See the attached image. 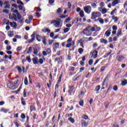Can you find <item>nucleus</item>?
Listing matches in <instances>:
<instances>
[{
  "label": "nucleus",
  "mask_w": 127,
  "mask_h": 127,
  "mask_svg": "<svg viewBox=\"0 0 127 127\" xmlns=\"http://www.w3.org/2000/svg\"><path fill=\"white\" fill-rule=\"evenodd\" d=\"M92 57H93L94 59H96L98 57V51L95 50L92 52Z\"/></svg>",
  "instance_id": "nucleus-6"
},
{
  "label": "nucleus",
  "mask_w": 127,
  "mask_h": 127,
  "mask_svg": "<svg viewBox=\"0 0 127 127\" xmlns=\"http://www.w3.org/2000/svg\"><path fill=\"white\" fill-rule=\"evenodd\" d=\"M49 23H50L51 24H55L56 22V20H50L49 21Z\"/></svg>",
  "instance_id": "nucleus-25"
},
{
  "label": "nucleus",
  "mask_w": 127,
  "mask_h": 127,
  "mask_svg": "<svg viewBox=\"0 0 127 127\" xmlns=\"http://www.w3.org/2000/svg\"><path fill=\"white\" fill-rule=\"evenodd\" d=\"M99 16H101V13L100 12H92L91 14V19H96Z\"/></svg>",
  "instance_id": "nucleus-2"
},
{
  "label": "nucleus",
  "mask_w": 127,
  "mask_h": 127,
  "mask_svg": "<svg viewBox=\"0 0 127 127\" xmlns=\"http://www.w3.org/2000/svg\"><path fill=\"white\" fill-rule=\"evenodd\" d=\"M17 17L18 20L21 19V18H22V16L19 13L17 15Z\"/></svg>",
  "instance_id": "nucleus-41"
},
{
  "label": "nucleus",
  "mask_w": 127,
  "mask_h": 127,
  "mask_svg": "<svg viewBox=\"0 0 127 127\" xmlns=\"http://www.w3.org/2000/svg\"><path fill=\"white\" fill-rule=\"evenodd\" d=\"M61 22V19H57L56 20V23L55 24V26H56L58 28L59 27H61L60 26V23Z\"/></svg>",
  "instance_id": "nucleus-4"
},
{
  "label": "nucleus",
  "mask_w": 127,
  "mask_h": 127,
  "mask_svg": "<svg viewBox=\"0 0 127 127\" xmlns=\"http://www.w3.org/2000/svg\"><path fill=\"white\" fill-rule=\"evenodd\" d=\"M79 15H80L81 17H84V16H85V15L84 14V11H80L79 12Z\"/></svg>",
  "instance_id": "nucleus-23"
},
{
  "label": "nucleus",
  "mask_w": 127,
  "mask_h": 127,
  "mask_svg": "<svg viewBox=\"0 0 127 127\" xmlns=\"http://www.w3.org/2000/svg\"><path fill=\"white\" fill-rule=\"evenodd\" d=\"M81 125L83 127H87V126H88V123H86L85 120H82L81 121Z\"/></svg>",
  "instance_id": "nucleus-9"
},
{
  "label": "nucleus",
  "mask_w": 127,
  "mask_h": 127,
  "mask_svg": "<svg viewBox=\"0 0 127 127\" xmlns=\"http://www.w3.org/2000/svg\"><path fill=\"white\" fill-rule=\"evenodd\" d=\"M1 112H3V113H7V112H9V110L8 109H6L4 108H2L1 109Z\"/></svg>",
  "instance_id": "nucleus-20"
},
{
  "label": "nucleus",
  "mask_w": 127,
  "mask_h": 127,
  "mask_svg": "<svg viewBox=\"0 0 127 127\" xmlns=\"http://www.w3.org/2000/svg\"><path fill=\"white\" fill-rule=\"evenodd\" d=\"M69 29L68 28H65L64 29V33H66V32H68V31H69Z\"/></svg>",
  "instance_id": "nucleus-44"
},
{
  "label": "nucleus",
  "mask_w": 127,
  "mask_h": 127,
  "mask_svg": "<svg viewBox=\"0 0 127 127\" xmlns=\"http://www.w3.org/2000/svg\"><path fill=\"white\" fill-rule=\"evenodd\" d=\"M26 50H28L27 53H28V54H30V53L32 52V47H30L28 50L27 49Z\"/></svg>",
  "instance_id": "nucleus-16"
},
{
  "label": "nucleus",
  "mask_w": 127,
  "mask_h": 127,
  "mask_svg": "<svg viewBox=\"0 0 127 127\" xmlns=\"http://www.w3.org/2000/svg\"><path fill=\"white\" fill-rule=\"evenodd\" d=\"M68 121L69 122H70L71 123H72V124H74V123H75V120H74V119L72 118H69L68 119Z\"/></svg>",
  "instance_id": "nucleus-21"
},
{
  "label": "nucleus",
  "mask_w": 127,
  "mask_h": 127,
  "mask_svg": "<svg viewBox=\"0 0 127 127\" xmlns=\"http://www.w3.org/2000/svg\"><path fill=\"white\" fill-rule=\"evenodd\" d=\"M122 29H119L118 31V33L117 34V36H120L122 34Z\"/></svg>",
  "instance_id": "nucleus-22"
},
{
  "label": "nucleus",
  "mask_w": 127,
  "mask_h": 127,
  "mask_svg": "<svg viewBox=\"0 0 127 127\" xmlns=\"http://www.w3.org/2000/svg\"><path fill=\"white\" fill-rule=\"evenodd\" d=\"M25 22L26 23H27L28 24H29V23H30V22H31L30 20L28 19H26L25 20Z\"/></svg>",
  "instance_id": "nucleus-62"
},
{
  "label": "nucleus",
  "mask_w": 127,
  "mask_h": 127,
  "mask_svg": "<svg viewBox=\"0 0 127 127\" xmlns=\"http://www.w3.org/2000/svg\"><path fill=\"white\" fill-rule=\"evenodd\" d=\"M105 85H108V83L106 82V80H104L102 83V86H105Z\"/></svg>",
  "instance_id": "nucleus-57"
},
{
  "label": "nucleus",
  "mask_w": 127,
  "mask_h": 127,
  "mask_svg": "<svg viewBox=\"0 0 127 127\" xmlns=\"http://www.w3.org/2000/svg\"><path fill=\"white\" fill-rule=\"evenodd\" d=\"M102 14H105V13H106L107 12V9H106L105 8H103L102 9V11H101Z\"/></svg>",
  "instance_id": "nucleus-30"
},
{
  "label": "nucleus",
  "mask_w": 127,
  "mask_h": 127,
  "mask_svg": "<svg viewBox=\"0 0 127 127\" xmlns=\"http://www.w3.org/2000/svg\"><path fill=\"white\" fill-rule=\"evenodd\" d=\"M6 49L7 50H10V49H11V47H10V46H7L6 48Z\"/></svg>",
  "instance_id": "nucleus-63"
},
{
  "label": "nucleus",
  "mask_w": 127,
  "mask_h": 127,
  "mask_svg": "<svg viewBox=\"0 0 127 127\" xmlns=\"http://www.w3.org/2000/svg\"><path fill=\"white\" fill-rule=\"evenodd\" d=\"M62 56H61L60 58H56L55 59V61L56 62L57 61L59 63V64H61V63H62Z\"/></svg>",
  "instance_id": "nucleus-7"
},
{
  "label": "nucleus",
  "mask_w": 127,
  "mask_h": 127,
  "mask_svg": "<svg viewBox=\"0 0 127 127\" xmlns=\"http://www.w3.org/2000/svg\"><path fill=\"white\" fill-rule=\"evenodd\" d=\"M118 3H119V0H114L112 3V5L113 6H116V5Z\"/></svg>",
  "instance_id": "nucleus-12"
},
{
  "label": "nucleus",
  "mask_w": 127,
  "mask_h": 127,
  "mask_svg": "<svg viewBox=\"0 0 127 127\" xmlns=\"http://www.w3.org/2000/svg\"><path fill=\"white\" fill-rule=\"evenodd\" d=\"M36 34V33H33L31 37H32V39L30 40H29L28 43H31V42H33V41H34V40H35V34Z\"/></svg>",
  "instance_id": "nucleus-5"
},
{
  "label": "nucleus",
  "mask_w": 127,
  "mask_h": 127,
  "mask_svg": "<svg viewBox=\"0 0 127 127\" xmlns=\"http://www.w3.org/2000/svg\"><path fill=\"white\" fill-rule=\"evenodd\" d=\"M83 10H84L85 12L88 14H90V13H91V11H92V7L90 5L85 6L83 8Z\"/></svg>",
  "instance_id": "nucleus-3"
},
{
  "label": "nucleus",
  "mask_w": 127,
  "mask_h": 127,
  "mask_svg": "<svg viewBox=\"0 0 127 127\" xmlns=\"http://www.w3.org/2000/svg\"><path fill=\"white\" fill-rule=\"evenodd\" d=\"M30 112H32L33 110H35V109L34 108V107H33V106H30Z\"/></svg>",
  "instance_id": "nucleus-50"
},
{
  "label": "nucleus",
  "mask_w": 127,
  "mask_h": 127,
  "mask_svg": "<svg viewBox=\"0 0 127 127\" xmlns=\"http://www.w3.org/2000/svg\"><path fill=\"white\" fill-rule=\"evenodd\" d=\"M14 16L13 17V19L15 20V21H17V18H16V15L15 14H13Z\"/></svg>",
  "instance_id": "nucleus-42"
},
{
  "label": "nucleus",
  "mask_w": 127,
  "mask_h": 127,
  "mask_svg": "<svg viewBox=\"0 0 127 127\" xmlns=\"http://www.w3.org/2000/svg\"><path fill=\"white\" fill-rule=\"evenodd\" d=\"M93 60L92 59L89 60V61H88L89 65H92V64H93Z\"/></svg>",
  "instance_id": "nucleus-43"
},
{
  "label": "nucleus",
  "mask_w": 127,
  "mask_h": 127,
  "mask_svg": "<svg viewBox=\"0 0 127 127\" xmlns=\"http://www.w3.org/2000/svg\"><path fill=\"white\" fill-rule=\"evenodd\" d=\"M117 60L119 62H121V61H123V59H125V57L123 56H117Z\"/></svg>",
  "instance_id": "nucleus-8"
},
{
  "label": "nucleus",
  "mask_w": 127,
  "mask_h": 127,
  "mask_svg": "<svg viewBox=\"0 0 127 127\" xmlns=\"http://www.w3.org/2000/svg\"><path fill=\"white\" fill-rule=\"evenodd\" d=\"M8 35L9 37H12L13 36V32H8Z\"/></svg>",
  "instance_id": "nucleus-26"
},
{
  "label": "nucleus",
  "mask_w": 127,
  "mask_h": 127,
  "mask_svg": "<svg viewBox=\"0 0 127 127\" xmlns=\"http://www.w3.org/2000/svg\"><path fill=\"white\" fill-rule=\"evenodd\" d=\"M91 5L93 8H96V7H97V4L95 3H92Z\"/></svg>",
  "instance_id": "nucleus-36"
},
{
  "label": "nucleus",
  "mask_w": 127,
  "mask_h": 127,
  "mask_svg": "<svg viewBox=\"0 0 127 127\" xmlns=\"http://www.w3.org/2000/svg\"><path fill=\"white\" fill-rule=\"evenodd\" d=\"M50 37H52V38H53L54 37V33L51 32L50 34Z\"/></svg>",
  "instance_id": "nucleus-58"
},
{
  "label": "nucleus",
  "mask_w": 127,
  "mask_h": 127,
  "mask_svg": "<svg viewBox=\"0 0 127 127\" xmlns=\"http://www.w3.org/2000/svg\"><path fill=\"white\" fill-rule=\"evenodd\" d=\"M33 64H34L35 65H36V64H37L38 63V58L35 57L33 59Z\"/></svg>",
  "instance_id": "nucleus-10"
},
{
  "label": "nucleus",
  "mask_w": 127,
  "mask_h": 127,
  "mask_svg": "<svg viewBox=\"0 0 127 127\" xmlns=\"http://www.w3.org/2000/svg\"><path fill=\"white\" fill-rule=\"evenodd\" d=\"M127 84V79H124L121 85H122V86H126V85Z\"/></svg>",
  "instance_id": "nucleus-19"
},
{
  "label": "nucleus",
  "mask_w": 127,
  "mask_h": 127,
  "mask_svg": "<svg viewBox=\"0 0 127 127\" xmlns=\"http://www.w3.org/2000/svg\"><path fill=\"white\" fill-rule=\"evenodd\" d=\"M21 101H22V104L23 106H25L26 105V103H25V102L23 101V98H21Z\"/></svg>",
  "instance_id": "nucleus-51"
},
{
  "label": "nucleus",
  "mask_w": 127,
  "mask_h": 127,
  "mask_svg": "<svg viewBox=\"0 0 127 127\" xmlns=\"http://www.w3.org/2000/svg\"><path fill=\"white\" fill-rule=\"evenodd\" d=\"M42 41L43 43H44L45 45H46V44H47V43H46V38H45V37H43L42 38Z\"/></svg>",
  "instance_id": "nucleus-24"
},
{
  "label": "nucleus",
  "mask_w": 127,
  "mask_h": 127,
  "mask_svg": "<svg viewBox=\"0 0 127 127\" xmlns=\"http://www.w3.org/2000/svg\"><path fill=\"white\" fill-rule=\"evenodd\" d=\"M13 27H14V28H16V27L17 26V25H16V23H15V22H13Z\"/></svg>",
  "instance_id": "nucleus-55"
},
{
  "label": "nucleus",
  "mask_w": 127,
  "mask_h": 127,
  "mask_svg": "<svg viewBox=\"0 0 127 127\" xmlns=\"http://www.w3.org/2000/svg\"><path fill=\"white\" fill-rule=\"evenodd\" d=\"M33 53H34V54L36 55V54H37V53H38V51L37 50V49H34Z\"/></svg>",
  "instance_id": "nucleus-48"
},
{
  "label": "nucleus",
  "mask_w": 127,
  "mask_h": 127,
  "mask_svg": "<svg viewBox=\"0 0 127 127\" xmlns=\"http://www.w3.org/2000/svg\"><path fill=\"white\" fill-rule=\"evenodd\" d=\"M116 10H117V8H116L114 10H113L110 13L111 15H114Z\"/></svg>",
  "instance_id": "nucleus-37"
},
{
  "label": "nucleus",
  "mask_w": 127,
  "mask_h": 127,
  "mask_svg": "<svg viewBox=\"0 0 127 127\" xmlns=\"http://www.w3.org/2000/svg\"><path fill=\"white\" fill-rule=\"evenodd\" d=\"M49 2L51 4L52 3H54V0H49Z\"/></svg>",
  "instance_id": "nucleus-64"
},
{
  "label": "nucleus",
  "mask_w": 127,
  "mask_h": 127,
  "mask_svg": "<svg viewBox=\"0 0 127 127\" xmlns=\"http://www.w3.org/2000/svg\"><path fill=\"white\" fill-rule=\"evenodd\" d=\"M12 85V82H8L7 84V87L9 88V89L11 87Z\"/></svg>",
  "instance_id": "nucleus-39"
},
{
  "label": "nucleus",
  "mask_w": 127,
  "mask_h": 127,
  "mask_svg": "<svg viewBox=\"0 0 127 127\" xmlns=\"http://www.w3.org/2000/svg\"><path fill=\"white\" fill-rule=\"evenodd\" d=\"M21 119L24 120V119H25V115H24V114H22L21 115Z\"/></svg>",
  "instance_id": "nucleus-59"
},
{
  "label": "nucleus",
  "mask_w": 127,
  "mask_h": 127,
  "mask_svg": "<svg viewBox=\"0 0 127 127\" xmlns=\"http://www.w3.org/2000/svg\"><path fill=\"white\" fill-rule=\"evenodd\" d=\"M53 40H49L48 43L49 45H52V43H53Z\"/></svg>",
  "instance_id": "nucleus-60"
},
{
  "label": "nucleus",
  "mask_w": 127,
  "mask_h": 127,
  "mask_svg": "<svg viewBox=\"0 0 127 127\" xmlns=\"http://www.w3.org/2000/svg\"><path fill=\"white\" fill-rule=\"evenodd\" d=\"M28 19L29 20V21H30V20H32L33 19V16H32V15H30L28 17Z\"/></svg>",
  "instance_id": "nucleus-47"
},
{
  "label": "nucleus",
  "mask_w": 127,
  "mask_h": 127,
  "mask_svg": "<svg viewBox=\"0 0 127 127\" xmlns=\"http://www.w3.org/2000/svg\"><path fill=\"white\" fill-rule=\"evenodd\" d=\"M72 46V44L71 43H68L66 45V47L67 48H69V47H71Z\"/></svg>",
  "instance_id": "nucleus-52"
},
{
  "label": "nucleus",
  "mask_w": 127,
  "mask_h": 127,
  "mask_svg": "<svg viewBox=\"0 0 127 127\" xmlns=\"http://www.w3.org/2000/svg\"><path fill=\"white\" fill-rule=\"evenodd\" d=\"M84 51V50L82 48L78 49V52L79 54H82V53Z\"/></svg>",
  "instance_id": "nucleus-38"
},
{
  "label": "nucleus",
  "mask_w": 127,
  "mask_h": 127,
  "mask_svg": "<svg viewBox=\"0 0 127 127\" xmlns=\"http://www.w3.org/2000/svg\"><path fill=\"white\" fill-rule=\"evenodd\" d=\"M83 34H85L86 36H91L92 32H91V26L86 27L83 31Z\"/></svg>",
  "instance_id": "nucleus-1"
},
{
  "label": "nucleus",
  "mask_w": 127,
  "mask_h": 127,
  "mask_svg": "<svg viewBox=\"0 0 127 127\" xmlns=\"http://www.w3.org/2000/svg\"><path fill=\"white\" fill-rule=\"evenodd\" d=\"M100 89H101V86L98 85L95 87V91H96V94H99Z\"/></svg>",
  "instance_id": "nucleus-13"
},
{
  "label": "nucleus",
  "mask_w": 127,
  "mask_h": 127,
  "mask_svg": "<svg viewBox=\"0 0 127 127\" xmlns=\"http://www.w3.org/2000/svg\"><path fill=\"white\" fill-rule=\"evenodd\" d=\"M26 60L27 61H28L29 62V63H30V62H31V59H30V56H27L26 57Z\"/></svg>",
  "instance_id": "nucleus-40"
},
{
  "label": "nucleus",
  "mask_w": 127,
  "mask_h": 127,
  "mask_svg": "<svg viewBox=\"0 0 127 127\" xmlns=\"http://www.w3.org/2000/svg\"><path fill=\"white\" fill-rule=\"evenodd\" d=\"M86 39H88V38H84L81 39L80 40H79V41L82 43L87 42V41H89V40H87Z\"/></svg>",
  "instance_id": "nucleus-17"
},
{
  "label": "nucleus",
  "mask_w": 127,
  "mask_h": 127,
  "mask_svg": "<svg viewBox=\"0 0 127 127\" xmlns=\"http://www.w3.org/2000/svg\"><path fill=\"white\" fill-rule=\"evenodd\" d=\"M24 84L25 85H28V80H27V77H25Z\"/></svg>",
  "instance_id": "nucleus-33"
},
{
  "label": "nucleus",
  "mask_w": 127,
  "mask_h": 127,
  "mask_svg": "<svg viewBox=\"0 0 127 127\" xmlns=\"http://www.w3.org/2000/svg\"><path fill=\"white\" fill-rule=\"evenodd\" d=\"M16 87L13 84L12 85V86L9 88L11 90H14Z\"/></svg>",
  "instance_id": "nucleus-46"
},
{
  "label": "nucleus",
  "mask_w": 127,
  "mask_h": 127,
  "mask_svg": "<svg viewBox=\"0 0 127 127\" xmlns=\"http://www.w3.org/2000/svg\"><path fill=\"white\" fill-rule=\"evenodd\" d=\"M16 68L18 69L19 73H21L22 72V69H21V67L17 66H16Z\"/></svg>",
  "instance_id": "nucleus-34"
},
{
  "label": "nucleus",
  "mask_w": 127,
  "mask_h": 127,
  "mask_svg": "<svg viewBox=\"0 0 127 127\" xmlns=\"http://www.w3.org/2000/svg\"><path fill=\"white\" fill-rule=\"evenodd\" d=\"M13 12H14V13H16V14L17 15L18 14H19V12H18V11L17 10H15L14 11H13Z\"/></svg>",
  "instance_id": "nucleus-56"
},
{
  "label": "nucleus",
  "mask_w": 127,
  "mask_h": 127,
  "mask_svg": "<svg viewBox=\"0 0 127 127\" xmlns=\"http://www.w3.org/2000/svg\"><path fill=\"white\" fill-rule=\"evenodd\" d=\"M23 97H24L25 98H26L27 97V96H26V89H24V91L23 93Z\"/></svg>",
  "instance_id": "nucleus-32"
},
{
  "label": "nucleus",
  "mask_w": 127,
  "mask_h": 127,
  "mask_svg": "<svg viewBox=\"0 0 127 127\" xmlns=\"http://www.w3.org/2000/svg\"><path fill=\"white\" fill-rule=\"evenodd\" d=\"M79 105L83 107L84 106V100H80L79 101Z\"/></svg>",
  "instance_id": "nucleus-31"
},
{
  "label": "nucleus",
  "mask_w": 127,
  "mask_h": 127,
  "mask_svg": "<svg viewBox=\"0 0 127 127\" xmlns=\"http://www.w3.org/2000/svg\"><path fill=\"white\" fill-rule=\"evenodd\" d=\"M90 31L91 32L96 31V29H95V25H94V27H90Z\"/></svg>",
  "instance_id": "nucleus-27"
},
{
  "label": "nucleus",
  "mask_w": 127,
  "mask_h": 127,
  "mask_svg": "<svg viewBox=\"0 0 127 127\" xmlns=\"http://www.w3.org/2000/svg\"><path fill=\"white\" fill-rule=\"evenodd\" d=\"M100 42L101 43H104V44H107V43H108V41L104 39H101L100 40Z\"/></svg>",
  "instance_id": "nucleus-18"
},
{
  "label": "nucleus",
  "mask_w": 127,
  "mask_h": 127,
  "mask_svg": "<svg viewBox=\"0 0 127 127\" xmlns=\"http://www.w3.org/2000/svg\"><path fill=\"white\" fill-rule=\"evenodd\" d=\"M36 38L39 42H40V41H41V39H42L43 37L39 35H37Z\"/></svg>",
  "instance_id": "nucleus-11"
},
{
  "label": "nucleus",
  "mask_w": 127,
  "mask_h": 127,
  "mask_svg": "<svg viewBox=\"0 0 127 127\" xmlns=\"http://www.w3.org/2000/svg\"><path fill=\"white\" fill-rule=\"evenodd\" d=\"M97 21H99L101 24H104V19L103 18L99 17L97 19Z\"/></svg>",
  "instance_id": "nucleus-14"
},
{
  "label": "nucleus",
  "mask_w": 127,
  "mask_h": 127,
  "mask_svg": "<svg viewBox=\"0 0 127 127\" xmlns=\"http://www.w3.org/2000/svg\"><path fill=\"white\" fill-rule=\"evenodd\" d=\"M112 19L115 20V22L118 21V17H116V16H115V15L112 16Z\"/></svg>",
  "instance_id": "nucleus-29"
},
{
  "label": "nucleus",
  "mask_w": 127,
  "mask_h": 127,
  "mask_svg": "<svg viewBox=\"0 0 127 127\" xmlns=\"http://www.w3.org/2000/svg\"><path fill=\"white\" fill-rule=\"evenodd\" d=\"M105 35L107 37H109L111 35V30H108L105 32Z\"/></svg>",
  "instance_id": "nucleus-15"
},
{
  "label": "nucleus",
  "mask_w": 127,
  "mask_h": 127,
  "mask_svg": "<svg viewBox=\"0 0 127 127\" xmlns=\"http://www.w3.org/2000/svg\"><path fill=\"white\" fill-rule=\"evenodd\" d=\"M101 30V27H98V26L95 25V31H100Z\"/></svg>",
  "instance_id": "nucleus-28"
},
{
  "label": "nucleus",
  "mask_w": 127,
  "mask_h": 127,
  "mask_svg": "<svg viewBox=\"0 0 127 127\" xmlns=\"http://www.w3.org/2000/svg\"><path fill=\"white\" fill-rule=\"evenodd\" d=\"M70 20H71V19L70 17H69L65 19V22H68V21H70Z\"/></svg>",
  "instance_id": "nucleus-61"
},
{
  "label": "nucleus",
  "mask_w": 127,
  "mask_h": 127,
  "mask_svg": "<svg viewBox=\"0 0 127 127\" xmlns=\"http://www.w3.org/2000/svg\"><path fill=\"white\" fill-rule=\"evenodd\" d=\"M21 49H22V47H18L17 48V52H19V51H21Z\"/></svg>",
  "instance_id": "nucleus-45"
},
{
  "label": "nucleus",
  "mask_w": 127,
  "mask_h": 127,
  "mask_svg": "<svg viewBox=\"0 0 127 127\" xmlns=\"http://www.w3.org/2000/svg\"><path fill=\"white\" fill-rule=\"evenodd\" d=\"M113 90L114 91H117L118 90V86L117 85H115L114 87H113Z\"/></svg>",
  "instance_id": "nucleus-53"
},
{
  "label": "nucleus",
  "mask_w": 127,
  "mask_h": 127,
  "mask_svg": "<svg viewBox=\"0 0 127 127\" xmlns=\"http://www.w3.org/2000/svg\"><path fill=\"white\" fill-rule=\"evenodd\" d=\"M46 52H47L48 54H49V53H50V52H51V50L50 49H47L46 50Z\"/></svg>",
  "instance_id": "nucleus-54"
},
{
  "label": "nucleus",
  "mask_w": 127,
  "mask_h": 127,
  "mask_svg": "<svg viewBox=\"0 0 127 127\" xmlns=\"http://www.w3.org/2000/svg\"><path fill=\"white\" fill-rule=\"evenodd\" d=\"M112 28H113V30H118V27H117V26L116 25H114L113 27H112Z\"/></svg>",
  "instance_id": "nucleus-49"
},
{
  "label": "nucleus",
  "mask_w": 127,
  "mask_h": 127,
  "mask_svg": "<svg viewBox=\"0 0 127 127\" xmlns=\"http://www.w3.org/2000/svg\"><path fill=\"white\" fill-rule=\"evenodd\" d=\"M62 12L61 8H59L57 11V13L60 14Z\"/></svg>",
  "instance_id": "nucleus-35"
}]
</instances>
